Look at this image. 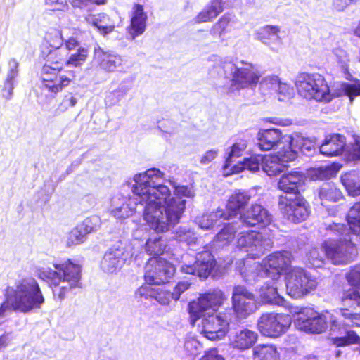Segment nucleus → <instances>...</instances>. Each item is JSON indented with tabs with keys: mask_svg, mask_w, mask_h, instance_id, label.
<instances>
[{
	"mask_svg": "<svg viewBox=\"0 0 360 360\" xmlns=\"http://www.w3.org/2000/svg\"><path fill=\"white\" fill-rule=\"evenodd\" d=\"M164 173L156 168L136 174L131 191L134 198L117 194L111 200L110 212L119 219L133 216L137 203L144 204L143 219L157 233L169 231L179 223L185 201L169 198V188L163 184Z\"/></svg>",
	"mask_w": 360,
	"mask_h": 360,
	"instance_id": "nucleus-1",
	"label": "nucleus"
},
{
	"mask_svg": "<svg viewBox=\"0 0 360 360\" xmlns=\"http://www.w3.org/2000/svg\"><path fill=\"white\" fill-rule=\"evenodd\" d=\"M295 86L300 96L308 100L328 103L334 98L347 96L351 102L360 96V81L342 83L338 91L330 90L325 78L318 73H301L296 79Z\"/></svg>",
	"mask_w": 360,
	"mask_h": 360,
	"instance_id": "nucleus-2",
	"label": "nucleus"
},
{
	"mask_svg": "<svg viewBox=\"0 0 360 360\" xmlns=\"http://www.w3.org/2000/svg\"><path fill=\"white\" fill-rule=\"evenodd\" d=\"M53 266L54 269L49 267L39 268L37 276L51 285L58 287L53 289V292L54 297L61 301L69 291L80 286L81 266L70 261L54 264Z\"/></svg>",
	"mask_w": 360,
	"mask_h": 360,
	"instance_id": "nucleus-3",
	"label": "nucleus"
},
{
	"mask_svg": "<svg viewBox=\"0 0 360 360\" xmlns=\"http://www.w3.org/2000/svg\"><path fill=\"white\" fill-rule=\"evenodd\" d=\"M65 60V54L62 50L55 49L49 52L41 74L42 89L55 95L70 84L71 77L58 75Z\"/></svg>",
	"mask_w": 360,
	"mask_h": 360,
	"instance_id": "nucleus-4",
	"label": "nucleus"
},
{
	"mask_svg": "<svg viewBox=\"0 0 360 360\" xmlns=\"http://www.w3.org/2000/svg\"><path fill=\"white\" fill-rule=\"evenodd\" d=\"M330 229L345 236L339 240H326L323 243V248L326 257L334 264H346L352 262L357 255V250L347 228L340 224L330 226Z\"/></svg>",
	"mask_w": 360,
	"mask_h": 360,
	"instance_id": "nucleus-5",
	"label": "nucleus"
},
{
	"mask_svg": "<svg viewBox=\"0 0 360 360\" xmlns=\"http://www.w3.org/2000/svg\"><path fill=\"white\" fill-rule=\"evenodd\" d=\"M217 71H222L225 77H231L229 91L234 92L247 88H254L257 84L260 75L252 64L242 67L236 65L232 61L220 59L217 63Z\"/></svg>",
	"mask_w": 360,
	"mask_h": 360,
	"instance_id": "nucleus-6",
	"label": "nucleus"
},
{
	"mask_svg": "<svg viewBox=\"0 0 360 360\" xmlns=\"http://www.w3.org/2000/svg\"><path fill=\"white\" fill-rule=\"evenodd\" d=\"M291 254L289 252H276L262 260L261 264L255 263L250 266V269H244L241 274L247 281L255 280L256 274L255 270L258 271L257 274L266 275L277 281L281 274L287 273L290 269Z\"/></svg>",
	"mask_w": 360,
	"mask_h": 360,
	"instance_id": "nucleus-7",
	"label": "nucleus"
},
{
	"mask_svg": "<svg viewBox=\"0 0 360 360\" xmlns=\"http://www.w3.org/2000/svg\"><path fill=\"white\" fill-rule=\"evenodd\" d=\"M331 321L333 331L340 330V321L333 319L329 313L321 314L311 308H305L297 314L295 326L303 331L311 333H321L328 326V321Z\"/></svg>",
	"mask_w": 360,
	"mask_h": 360,
	"instance_id": "nucleus-8",
	"label": "nucleus"
},
{
	"mask_svg": "<svg viewBox=\"0 0 360 360\" xmlns=\"http://www.w3.org/2000/svg\"><path fill=\"white\" fill-rule=\"evenodd\" d=\"M291 325L289 315L281 313H264L257 321V329L266 337L278 338L284 334Z\"/></svg>",
	"mask_w": 360,
	"mask_h": 360,
	"instance_id": "nucleus-9",
	"label": "nucleus"
},
{
	"mask_svg": "<svg viewBox=\"0 0 360 360\" xmlns=\"http://www.w3.org/2000/svg\"><path fill=\"white\" fill-rule=\"evenodd\" d=\"M285 274L286 290L292 297H300L316 286V281L302 268H290Z\"/></svg>",
	"mask_w": 360,
	"mask_h": 360,
	"instance_id": "nucleus-10",
	"label": "nucleus"
},
{
	"mask_svg": "<svg viewBox=\"0 0 360 360\" xmlns=\"http://www.w3.org/2000/svg\"><path fill=\"white\" fill-rule=\"evenodd\" d=\"M200 333L208 340H220L229 330V319L224 313H212L202 316Z\"/></svg>",
	"mask_w": 360,
	"mask_h": 360,
	"instance_id": "nucleus-11",
	"label": "nucleus"
},
{
	"mask_svg": "<svg viewBox=\"0 0 360 360\" xmlns=\"http://www.w3.org/2000/svg\"><path fill=\"white\" fill-rule=\"evenodd\" d=\"M271 245V239L261 232L242 231L238 235L237 247L252 258L259 257Z\"/></svg>",
	"mask_w": 360,
	"mask_h": 360,
	"instance_id": "nucleus-12",
	"label": "nucleus"
},
{
	"mask_svg": "<svg viewBox=\"0 0 360 360\" xmlns=\"http://www.w3.org/2000/svg\"><path fill=\"white\" fill-rule=\"evenodd\" d=\"M133 255V247L130 243H119L105 252L101 262V267L107 273H115Z\"/></svg>",
	"mask_w": 360,
	"mask_h": 360,
	"instance_id": "nucleus-13",
	"label": "nucleus"
},
{
	"mask_svg": "<svg viewBox=\"0 0 360 360\" xmlns=\"http://www.w3.org/2000/svg\"><path fill=\"white\" fill-rule=\"evenodd\" d=\"M278 206L282 214L288 220L297 224L304 221L309 214V205L299 195L293 197L281 195Z\"/></svg>",
	"mask_w": 360,
	"mask_h": 360,
	"instance_id": "nucleus-14",
	"label": "nucleus"
},
{
	"mask_svg": "<svg viewBox=\"0 0 360 360\" xmlns=\"http://www.w3.org/2000/svg\"><path fill=\"white\" fill-rule=\"evenodd\" d=\"M172 264L162 257H152L146 266L145 280L150 285H160L167 282L174 274Z\"/></svg>",
	"mask_w": 360,
	"mask_h": 360,
	"instance_id": "nucleus-15",
	"label": "nucleus"
},
{
	"mask_svg": "<svg viewBox=\"0 0 360 360\" xmlns=\"http://www.w3.org/2000/svg\"><path fill=\"white\" fill-rule=\"evenodd\" d=\"M224 300V295L220 290H214L203 294L199 297L197 301L189 303L190 314L192 316L198 318L217 312ZM196 319L193 321V323Z\"/></svg>",
	"mask_w": 360,
	"mask_h": 360,
	"instance_id": "nucleus-16",
	"label": "nucleus"
},
{
	"mask_svg": "<svg viewBox=\"0 0 360 360\" xmlns=\"http://www.w3.org/2000/svg\"><path fill=\"white\" fill-rule=\"evenodd\" d=\"M232 307L238 319L247 318L257 309L255 295L242 285L236 286L232 294Z\"/></svg>",
	"mask_w": 360,
	"mask_h": 360,
	"instance_id": "nucleus-17",
	"label": "nucleus"
},
{
	"mask_svg": "<svg viewBox=\"0 0 360 360\" xmlns=\"http://www.w3.org/2000/svg\"><path fill=\"white\" fill-rule=\"evenodd\" d=\"M295 158V150H287L285 146H283L276 153L263 156L262 167L268 176H276L284 171L288 162L293 161Z\"/></svg>",
	"mask_w": 360,
	"mask_h": 360,
	"instance_id": "nucleus-18",
	"label": "nucleus"
},
{
	"mask_svg": "<svg viewBox=\"0 0 360 360\" xmlns=\"http://www.w3.org/2000/svg\"><path fill=\"white\" fill-rule=\"evenodd\" d=\"M213 256L208 251L198 253L194 265H183L181 269L183 272L190 274H197L200 277H207L214 266Z\"/></svg>",
	"mask_w": 360,
	"mask_h": 360,
	"instance_id": "nucleus-19",
	"label": "nucleus"
},
{
	"mask_svg": "<svg viewBox=\"0 0 360 360\" xmlns=\"http://www.w3.org/2000/svg\"><path fill=\"white\" fill-rule=\"evenodd\" d=\"M272 218L269 212L258 204L252 205L240 214V221L247 226L262 224L267 226L271 222Z\"/></svg>",
	"mask_w": 360,
	"mask_h": 360,
	"instance_id": "nucleus-20",
	"label": "nucleus"
},
{
	"mask_svg": "<svg viewBox=\"0 0 360 360\" xmlns=\"http://www.w3.org/2000/svg\"><path fill=\"white\" fill-rule=\"evenodd\" d=\"M289 135L281 134L279 129H269L260 130L257 134V145L262 150H269L275 146H286L285 137Z\"/></svg>",
	"mask_w": 360,
	"mask_h": 360,
	"instance_id": "nucleus-21",
	"label": "nucleus"
},
{
	"mask_svg": "<svg viewBox=\"0 0 360 360\" xmlns=\"http://www.w3.org/2000/svg\"><path fill=\"white\" fill-rule=\"evenodd\" d=\"M94 60L100 69L105 72H114L122 64L120 56L104 51L100 47L94 49Z\"/></svg>",
	"mask_w": 360,
	"mask_h": 360,
	"instance_id": "nucleus-22",
	"label": "nucleus"
},
{
	"mask_svg": "<svg viewBox=\"0 0 360 360\" xmlns=\"http://www.w3.org/2000/svg\"><path fill=\"white\" fill-rule=\"evenodd\" d=\"M257 333L248 328H243L233 333L230 344L233 348L244 351L251 348L257 342Z\"/></svg>",
	"mask_w": 360,
	"mask_h": 360,
	"instance_id": "nucleus-23",
	"label": "nucleus"
},
{
	"mask_svg": "<svg viewBox=\"0 0 360 360\" xmlns=\"http://www.w3.org/2000/svg\"><path fill=\"white\" fill-rule=\"evenodd\" d=\"M250 197L247 193L243 192H236L233 193L229 198L226 211H224V220H228L231 218L243 214L245 212V208L250 201Z\"/></svg>",
	"mask_w": 360,
	"mask_h": 360,
	"instance_id": "nucleus-24",
	"label": "nucleus"
},
{
	"mask_svg": "<svg viewBox=\"0 0 360 360\" xmlns=\"http://www.w3.org/2000/svg\"><path fill=\"white\" fill-rule=\"evenodd\" d=\"M138 297L154 298L161 305H169L173 300L172 292L163 288L142 285L136 291Z\"/></svg>",
	"mask_w": 360,
	"mask_h": 360,
	"instance_id": "nucleus-25",
	"label": "nucleus"
},
{
	"mask_svg": "<svg viewBox=\"0 0 360 360\" xmlns=\"http://www.w3.org/2000/svg\"><path fill=\"white\" fill-rule=\"evenodd\" d=\"M280 30L278 26L267 25L256 31L255 38L269 46L272 50L278 51V46L281 44V41L279 37Z\"/></svg>",
	"mask_w": 360,
	"mask_h": 360,
	"instance_id": "nucleus-26",
	"label": "nucleus"
},
{
	"mask_svg": "<svg viewBox=\"0 0 360 360\" xmlns=\"http://www.w3.org/2000/svg\"><path fill=\"white\" fill-rule=\"evenodd\" d=\"M304 182V176L300 172H291L283 174L278 182V188L286 193L297 195L298 188Z\"/></svg>",
	"mask_w": 360,
	"mask_h": 360,
	"instance_id": "nucleus-27",
	"label": "nucleus"
},
{
	"mask_svg": "<svg viewBox=\"0 0 360 360\" xmlns=\"http://www.w3.org/2000/svg\"><path fill=\"white\" fill-rule=\"evenodd\" d=\"M147 14L144 12L143 6L135 4L131 14V25L129 32L132 38L142 34L146 30Z\"/></svg>",
	"mask_w": 360,
	"mask_h": 360,
	"instance_id": "nucleus-28",
	"label": "nucleus"
},
{
	"mask_svg": "<svg viewBox=\"0 0 360 360\" xmlns=\"http://www.w3.org/2000/svg\"><path fill=\"white\" fill-rule=\"evenodd\" d=\"M346 144L345 138L340 134H333L326 137L319 148L320 153L326 156L339 155Z\"/></svg>",
	"mask_w": 360,
	"mask_h": 360,
	"instance_id": "nucleus-29",
	"label": "nucleus"
},
{
	"mask_svg": "<svg viewBox=\"0 0 360 360\" xmlns=\"http://www.w3.org/2000/svg\"><path fill=\"white\" fill-rule=\"evenodd\" d=\"M247 147V141L240 139L226 148L225 152L226 160L223 167L224 176H226L227 171L231 172L232 167L235 165V160L243 155Z\"/></svg>",
	"mask_w": 360,
	"mask_h": 360,
	"instance_id": "nucleus-30",
	"label": "nucleus"
},
{
	"mask_svg": "<svg viewBox=\"0 0 360 360\" xmlns=\"http://www.w3.org/2000/svg\"><path fill=\"white\" fill-rule=\"evenodd\" d=\"M285 142L287 146L285 149H293L295 150L296 155L297 151L300 150L302 153L309 152L315 148L316 140L314 138H305L300 134H294L285 137Z\"/></svg>",
	"mask_w": 360,
	"mask_h": 360,
	"instance_id": "nucleus-31",
	"label": "nucleus"
},
{
	"mask_svg": "<svg viewBox=\"0 0 360 360\" xmlns=\"http://www.w3.org/2000/svg\"><path fill=\"white\" fill-rule=\"evenodd\" d=\"M91 219H86L82 223L74 228L68 236L67 244L68 246L76 245L86 240L88 233L94 231Z\"/></svg>",
	"mask_w": 360,
	"mask_h": 360,
	"instance_id": "nucleus-32",
	"label": "nucleus"
},
{
	"mask_svg": "<svg viewBox=\"0 0 360 360\" xmlns=\"http://www.w3.org/2000/svg\"><path fill=\"white\" fill-rule=\"evenodd\" d=\"M86 21L96 27L102 34L111 32L115 28V23L110 18L103 13L97 15L89 14L85 17Z\"/></svg>",
	"mask_w": 360,
	"mask_h": 360,
	"instance_id": "nucleus-33",
	"label": "nucleus"
},
{
	"mask_svg": "<svg viewBox=\"0 0 360 360\" xmlns=\"http://www.w3.org/2000/svg\"><path fill=\"white\" fill-rule=\"evenodd\" d=\"M278 285L274 281L272 283L266 282L259 290V297L263 302L283 305L284 300L278 293Z\"/></svg>",
	"mask_w": 360,
	"mask_h": 360,
	"instance_id": "nucleus-34",
	"label": "nucleus"
},
{
	"mask_svg": "<svg viewBox=\"0 0 360 360\" xmlns=\"http://www.w3.org/2000/svg\"><path fill=\"white\" fill-rule=\"evenodd\" d=\"M262 163L263 156L262 155H252L250 158H245L243 162L235 164L232 167L231 172L227 171L226 176L239 173L244 169L255 172L259 169Z\"/></svg>",
	"mask_w": 360,
	"mask_h": 360,
	"instance_id": "nucleus-35",
	"label": "nucleus"
},
{
	"mask_svg": "<svg viewBox=\"0 0 360 360\" xmlns=\"http://www.w3.org/2000/svg\"><path fill=\"white\" fill-rule=\"evenodd\" d=\"M340 169L339 164L333 163L329 165L321 166L317 168H311L308 172V176L314 181L330 179L336 175Z\"/></svg>",
	"mask_w": 360,
	"mask_h": 360,
	"instance_id": "nucleus-36",
	"label": "nucleus"
},
{
	"mask_svg": "<svg viewBox=\"0 0 360 360\" xmlns=\"http://www.w3.org/2000/svg\"><path fill=\"white\" fill-rule=\"evenodd\" d=\"M318 195L323 205L328 202H337L342 198L340 190L332 183L323 184L318 191Z\"/></svg>",
	"mask_w": 360,
	"mask_h": 360,
	"instance_id": "nucleus-37",
	"label": "nucleus"
},
{
	"mask_svg": "<svg viewBox=\"0 0 360 360\" xmlns=\"http://www.w3.org/2000/svg\"><path fill=\"white\" fill-rule=\"evenodd\" d=\"M225 212L218 208L214 212H207L196 219V223L202 229H212L220 219L224 220Z\"/></svg>",
	"mask_w": 360,
	"mask_h": 360,
	"instance_id": "nucleus-38",
	"label": "nucleus"
},
{
	"mask_svg": "<svg viewBox=\"0 0 360 360\" xmlns=\"http://www.w3.org/2000/svg\"><path fill=\"white\" fill-rule=\"evenodd\" d=\"M341 181L349 195L354 197L360 195L359 173L356 172L346 173L342 176Z\"/></svg>",
	"mask_w": 360,
	"mask_h": 360,
	"instance_id": "nucleus-39",
	"label": "nucleus"
},
{
	"mask_svg": "<svg viewBox=\"0 0 360 360\" xmlns=\"http://www.w3.org/2000/svg\"><path fill=\"white\" fill-rule=\"evenodd\" d=\"M253 360H279V353L275 345H258L253 349Z\"/></svg>",
	"mask_w": 360,
	"mask_h": 360,
	"instance_id": "nucleus-40",
	"label": "nucleus"
},
{
	"mask_svg": "<svg viewBox=\"0 0 360 360\" xmlns=\"http://www.w3.org/2000/svg\"><path fill=\"white\" fill-rule=\"evenodd\" d=\"M238 227L233 224H226L221 231L216 235L214 243L218 246L229 245L236 237Z\"/></svg>",
	"mask_w": 360,
	"mask_h": 360,
	"instance_id": "nucleus-41",
	"label": "nucleus"
},
{
	"mask_svg": "<svg viewBox=\"0 0 360 360\" xmlns=\"http://www.w3.org/2000/svg\"><path fill=\"white\" fill-rule=\"evenodd\" d=\"M347 222L354 234L360 233V202L355 203L349 210Z\"/></svg>",
	"mask_w": 360,
	"mask_h": 360,
	"instance_id": "nucleus-42",
	"label": "nucleus"
},
{
	"mask_svg": "<svg viewBox=\"0 0 360 360\" xmlns=\"http://www.w3.org/2000/svg\"><path fill=\"white\" fill-rule=\"evenodd\" d=\"M89 50L85 47H79L77 51L72 53L65 61V65L68 67H80L87 60Z\"/></svg>",
	"mask_w": 360,
	"mask_h": 360,
	"instance_id": "nucleus-43",
	"label": "nucleus"
},
{
	"mask_svg": "<svg viewBox=\"0 0 360 360\" xmlns=\"http://www.w3.org/2000/svg\"><path fill=\"white\" fill-rule=\"evenodd\" d=\"M333 342L334 345L338 347L360 343V336L353 330L345 329V335L340 337L333 338Z\"/></svg>",
	"mask_w": 360,
	"mask_h": 360,
	"instance_id": "nucleus-44",
	"label": "nucleus"
},
{
	"mask_svg": "<svg viewBox=\"0 0 360 360\" xmlns=\"http://www.w3.org/2000/svg\"><path fill=\"white\" fill-rule=\"evenodd\" d=\"M44 39L49 45L56 49H58L63 44L62 32L56 28H50L45 34Z\"/></svg>",
	"mask_w": 360,
	"mask_h": 360,
	"instance_id": "nucleus-45",
	"label": "nucleus"
},
{
	"mask_svg": "<svg viewBox=\"0 0 360 360\" xmlns=\"http://www.w3.org/2000/svg\"><path fill=\"white\" fill-rule=\"evenodd\" d=\"M165 248L166 245L165 242L160 237L150 238L146 243V250L151 255H162L164 252Z\"/></svg>",
	"mask_w": 360,
	"mask_h": 360,
	"instance_id": "nucleus-46",
	"label": "nucleus"
},
{
	"mask_svg": "<svg viewBox=\"0 0 360 360\" xmlns=\"http://www.w3.org/2000/svg\"><path fill=\"white\" fill-rule=\"evenodd\" d=\"M169 184L173 186L174 188V194L177 197H172L171 194L169 195V198H174L179 200H183L181 199V197H186V198H193L195 195L194 191L191 187H188L187 186H183V185H178L174 180L169 179ZM185 201V204L186 203V201Z\"/></svg>",
	"mask_w": 360,
	"mask_h": 360,
	"instance_id": "nucleus-47",
	"label": "nucleus"
},
{
	"mask_svg": "<svg viewBox=\"0 0 360 360\" xmlns=\"http://www.w3.org/2000/svg\"><path fill=\"white\" fill-rule=\"evenodd\" d=\"M307 259L309 264L316 268L321 267L323 264L325 259V252L323 246L321 250L317 248H314L307 253Z\"/></svg>",
	"mask_w": 360,
	"mask_h": 360,
	"instance_id": "nucleus-48",
	"label": "nucleus"
},
{
	"mask_svg": "<svg viewBox=\"0 0 360 360\" xmlns=\"http://www.w3.org/2000/svg\"><path fill=\"white\" fill-rule=\"evenodd\" d=\"M341 300L345 305L360 308V292L356 290L349 289L344 291Z\"/></svg>",
	"mask_w": 360,
	"mask_h": 360,
	"instance_id": "nucleus-49",
	"label": "nucleus"
},
{
	"mask_svg": "<svg viewBox=\"0 0 360 360\" xmlns=\"http://www.w3.org/2000/svg\"><path fill=\"white\" fill-rule=\"evenodd\" d=\"M275 91L278 94V99L281 101H288L294 96V89L286 83H282L278 81V85L276 86Z\"/></svg>",
	"mask_w": 360,
	"mask_h": 360,
	"instance_id": "nucleus-50",
	"label": "nucleus"
},
{
	"mask_svg": "<svg viewBox=\"0 0 360 360\" xmlns=\"http://www.w3.org/2000/svg\"><path fill=\"white\" fill-rule=\"evenodd\" d=\"M77 102V97L72 92H68L63 96L61 102L58 105V110L61 112H65L69 108L75 107Z\"/></svg>",
	"mask_w": 360,
	"mask_h": 360,
	"instance_id": "nucleus-51",
	"label": "nucleus"
},
{
	"mask_svg": "<svg viewBox=\"0 0 360 360\" xmlns=\"http://www.w3.org/2000/svg\"><path fill=\"white\" fill-rule=\"evenodd\" d=\"M346 279L350 285L360 288V265L352 267L346 274Z\"/></svg>",
	"mask_w": 360,
	"mask_h": 360,
	"instance_id": "nucleus-52",
	"label": "nucleus"
},
{
	"mask_svg": "<svg viewBox=\"0 0 360 360\" xmlns=\"http://www.w3.org/2000/svg\"><path fill=\"white\" fill-rule=\"evenodd\" d=\"M279 79L277 76H269L264 78L260 83V89L263 94H268V91L276 89L278 85Z\"/></svg>",
	"mask_w": 360,
	"mask_h": 360,
	"instance_id": "nucleus-53",
	"label": "nucleus"
},
{
	"mask_svg": "<svg viewBox=\"0 0 360 360\" xmlns=\"http://www.w3.org/2000/svg\"><path fill=\"white\" fill-rule=\"evenodd\" d=\"M185 350L191 356H196L202 349V345L195 338H187L184 343Z\"/></svg>",
	"mask_w": 360,
	"mask_h": 360,
	"instance_id": "nucleus-54",
	"label": "nucleus"
},
{
	"mask_svg": "<svg viewBox=\"0 0 360 360\" xmlns=\"http://www.w3.org/2000/svg\"><path fill=\"white\" fill-rule=\"evenodd\" d=\"M217 16V13L207 5V7L196 16L195 22L200 23L211 21Z\"/></svg>",
	"mask_w": 360,
	"mask_h": 360,
	"instance_id": "nucleus-55",
	"label": "nucleus"
},
{
	"mask_svg": "<svg viewBox=\"0 0 360 360\" xmlns=\"http://www.w3.org/2000/svg\"><path fill=\"white\" fill-rule=\"evenodd\" d=\"M230 21H231V19L228 15H223L219 20V21L216 24L214 25L211 32L213 34H219V35H221L227 28Z\"/></svg>",
	"mask_w": 360,
	"mask_h": 360,
	"instance_id": "nucleus-56",
	"label": "nucleus"
},
{
	"mask_svg": "<svg viewBox=\"0 0 360 360\" xmlns=\"http://www.w3.org/2000/svg\"><path fill=\"white\" fill-rule=\"evenodd\" d=\"M191 285V283L186 281L179 282L174 288L172 292L173 300L177 301L179 300L182 293L186 291Z\"/></svg>",
	"mask_w": 360,
	"mask_h": 360,
	"instance_id": "nucleus-57",
	"label": "nucleus"
},
{
	"mask_svg": "<svg viewBox=\"0 0 360 360\" xmlns=\"http://www.w3.org/2000/svg\"><path fill=\"white\" fill-rule=\"evenodd\" d=\"M335 54L341 68L343 70H347L349 63L348 54L346 51L340 49L336 50Z\"/></svg>",
	"mask_w": 360,
	"mask_h": 360,
	"instance_id": "nucleus-58",
	"label": "nucleus"
},
{
	"mask_svg": "<svg viewBox=\"0 0 360 360\" xmlns=\"http://www.w3.org/2000/svg\"><path fill=\"white\" fill-rule=\"evenodd\" d=\"M339 311L344 319V324L347 326L350 323L356 324L355 321L359 319V314H352L347 309H340Z\"/></svg>",
	"mask_w": 360,
	"mask_h": 360,
	"instance_id": "nucleus-59",
	"label": "nucleus"
},
{
	"mask_svg": "<svg viewBox=\"0 0 360 360\" xmlns=\"http://www.w3.org/2000/svg\"><path fill=\"white\" fill-rule=\"evenodd\" d=\"M19 63L16 59L12 58L8 61V70L6 77L9 79H15L18 74Z\"/></svg>",
	"mask_w": 360,
	"mask_h": 360,
	"instance_id": "nucleus-60",
	"label": "nucleus"
},
{
	"mask_svg": "<svg viewBox=\"0 0 360 360\" xmlns=\"http://www.w3.org/2000/svg\"><path fill=\"white\" fill-rule=\"evenodd\" d=\"M14 80L15 79H9L8 77H6L5 79L3 89V96L6 99H11L12 97L13 91L14 89Z\"/></svg>",
	"mask_w": 360,
	"mask_h": 360,
	"instance_id": "nucleus-61",
	"label": "nucleus"
},
{
	"mask_svg": "<svg viewBox=\"0 0 360 360\" xmlns=\"http://www.w3.org/2000/svg\"><path fill=\"white\" fill-rule=\"evenodd\" d=\"M218 153L219 150L216 149L207 151L201 158L200 162L204 165L209 164L217 158Z\"/></svg>",
	"mask_w": 360,
	"mask_h": 360,
	"instance_id": "nucleus-62",
	"label": "nucleus"
},
{
	"mask_svg": "<svg viewBox=\"0 0 360 360\" xmlns=\"http://www.w3.org/2000/svg\"><path fill=\"white\" fill-rule=\"evenodd\" d=\"M200 360H224V358L218 354L215 349H211L205 353V354Z\"/></svg>",
	"mask_w": 360,
	"mask_h": 360,
	"instance_id": "nucleus-63",
	"label": "nucleus"
},
{
	"mask_svg": "<svg viewBox=\"0 0 360 360\" xmlns=\"http://www.w3.org/2000/svg\"><path fill=\"white\" fill-rule=\"evenodd\" d=\"M210 8L218 15L223 11L222 0H212L208 5Z\"/></svg>",
	"mask_w": 360,
	"mask_h": 360,
	"instance_id": "nucleus-64",
	"label": "nucleus"
}]
</instances>
